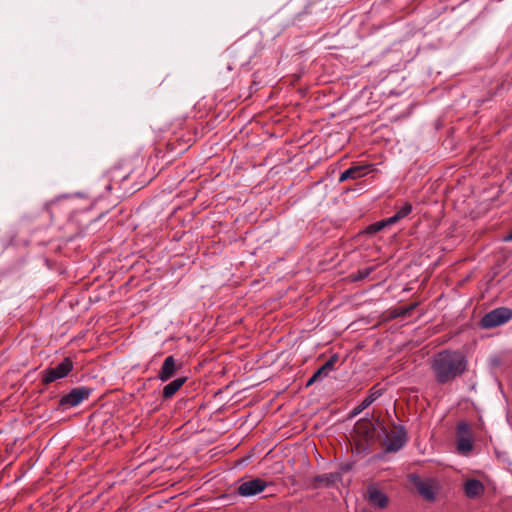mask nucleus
<instances>
[{
	"label": "nucleus",
	"mask_w": 512,
	"mask_h": 512,
	"mask_svg": "<svg viewBox=\"0 0 512 512\" xmlns=\"http://www.w3.org/2000/svg\"><path fill=\"white\" fill-rule=\"evenodd\" d=\"M466 356L456 350H443L436 353L430 360V368L436 382L444 385L454 381L467 371Z\"/></svg>",
	"instance_id": "1"
},
{
	"label": "nucleus",
	"mask_w": 512,
	"mask_h": 512,
	"mask_svg": "<svg viewBox=\"0 0 512 512\" xmlns=\"http://www.w3.org/2000/svg\"><path fill=\"white\" fill-rule=\"evenodd\" d=\"M263 49L262 34L256 31L248 32L229 48L232 53L244 52L248 59L253 58Z\"/></svg>",
	"instance_id": "2"
},
{
	"label": "nucleus",
	"mask_w": 512,
	"mask_h": 512,
	"mask_svg": "<svg viewBox=\"0 0 512 512\" xmlns=\"http://www.w3.org/2000/svg\"><path fill=\"white\" fill-rule=\"evenodd\" d=\"M377 426L385 434V450L386 452H397L400 450L407 441V433L402 425H395L394 430L388 433L385 426L379 419L376 420Z\"/></svg>",
	"instance_id": "3"
},
{
	"label": "nucleus",
	"mask_w": 512,
	"mask_h": 512,
	"mask_svg": "<svg viewBox=\"0 0 512 512\" xmlns=\"http://www.w3.org/2000/svg\"><path fill=\"white\" fill-rule=\"evenodd\" d=\"M512 318V309L508 307H498L480 320V326L484 329H491L507 323Z\"/></svg>",
	"instance_id": "4"
},
{
	"label": "nucleus",
	"mask_w": 512,
	"mask_h": 512,
	"mask_svg": "<svg viewBox=\"0 0 512 512\" xmlns=\"http://www.w3.org/2000/svg\"><path fill=\"white\" fill-rule=\"evenodd\" d=\"M73 369V362L69 357L59 363L56 367L47 368L42 371V383L50 384L58 379L66 377Z\"/></svg>",
	"instance_id": "5"
},
{
	"label": "nucleus",
	"mask_w": 512,
	"mask_h": 512,
	"mask_svg": "<svg viewBox=\"0 0 512 512\" xmlns=\"http://www.w3.org/2000/svg\"><path fill=\"white\" fill-rule=\"evenodd\" d=\"M92 389L88 387L73 388L68 394L63 395L59 400V406L63 408H71L79 405L82 401L89 398Z\"/></svg>",
	"instance_id": "6"
},
{
	"label": "nucleus",
	"mask_w": 512,
	"mask_h": 512,
	"mask_svg": "<svg viewBox=\"0 0 512 512\" xmlns=\"http://www.w3.org/2000/svg\"><path fill=\"white\" fill-rule=\"evenodd\" d=\"M267 486L268 483L266 481L254 478L242 482L237 488V493L242 497H251L263 492Z\"/></svg>",
	"instance_id": "7"
},
{
	"label": "nucleus",
	"mask_w": 512,
	"mask_h": 512,
	"mask_svg": "<svg viewBox=\"0 0 512 512\" xmlns=\"http://www.w3.org/2000/svg\"><path fill=\"white\" fill-rule=\"evenodd\" d=\"M181 368V362H178L172 355L167 356L158 372V378L162 382H166L170 380Z\"/></svg>",
	"instance_id": "8"
},
{
	"label": "nucleus",
	"mask_w": 512,
	"mask_h": 512,
	"mask_svg": "<svg viewBox=\"0 0 512 512\" xmlns=\"http://www.w3.org/2000/svg\"><path fill=\"white\" fill-rule=\"evenodd\" d=\"M367 499L369 503L378 509H385L389 505V497L375 485L367 487Z\"/></svg>",
	"instance_id": "9"
},
{
	"label": "nucleus",
	"mask_w": 512,
	"mask_h": 512,
	"mask_svg": "<svg viewBox=\"0 0 512 512\" xmlns=\"http://www.w3.org/2000/svg\"><path fill=\"white\" fill-rule=\"evenodd\" d=\"M338 355H332L319 369H317L311 378L307 381L306 386L312 385L314 382L326 377L330 371L334 369L336 362L338 361Z\"/></svg>",
	"instance_id": "10"
},
{
	"label": "nucleus",
	"mask_w": 512,
	"mask_h": 512,
	"mask_svg": "<svg viewBox=\"0 0 512 512\" xmlns=\"http://www.w3.org/2000/svg\"><path fill=\"white\" fill-rule=\"evenodd\" d=\"M339 479V473H326L323 475H317L312 479V486L315 489L319 487H330L334 485L335 482Z\"/></svg>",
	"instance_id": "11"
},
{
	"label": "nucleus",
	"mask_w": 512,
	"mask_h": 512,
	"mask_svg": "<svg viewBox=\"0 0 512 512\" xmlns=\"http://www.w3.org/2000/svg\"><path fill=\"white\" fill-rule=\"evenodd\" d=\"M369 168H370V165L352 166L349 169L345 170L340 175L339 181L344 182L347 179H358V178L366 175Z\"/></svg>",
	"instance_id": "12"
},
{
	"label": "nucleus",
	"mask_w": 512,
	"mask_h": 512,
	"mask_svg": "<svg viewBox=\"0 0 512 512\" xmlns=\"http://www.w3.org/2000/svg\"><path fill=\"white\" fill-rule=\"evenodd\" d=\"M464 491L467 497L476 498L483 494L484 485L479 480L470 479L465 482Z\"/></svg>",
	"instance_id": "13"
},
{
	"label": "nucleus",
	"mask_w": 512,
	"mask_h": 512,
	"mask_svg": "<svg viewBox=\"0 0 512 512\" xmlns=\"http://www.w3.org/2000/svg\"><path fill=\"white\" fill-rule=\"evenodd\" d=\"M375 429V424L369 419H361L356 424L357 433L363 435L367 440L374 437Z\"/></svg>",
	"instance_id": "14"
},
{
	"label": "nucleus",
	"mask_w": 512,
	"mask_h": 512,
	"mask_svg": "<svg viewBox=\"0 0 512 512\" xmlns=\"http://www.w3.org/2000/svg\"><path fill=\"white\" fill-rule=\"evenodd\" d=\"M186 380V377H180L166 384L162 391L163 398H172L177 393V391L184 385Z\"/></svg>",
	"instance_id": "15"
},
{
	"label": "nucleus",
	"mask_w": 512,
	"mask_h": 512,
	"mask_svg": "<svg viewBox=\"0 0 512 512\" xmlns=\"http://www.w3.org/2000/svg\"><path fill=\"white\" fill-rule=\"evenodd\" d=\"M415 486L417 488L418 493L427 501H434L435 500V493L433 490V486L426 481L418 480L415 483Z\"/></svg>",
	"instance_id": "16"
},
{
	"label": "nucleus",
	"mask_w": 512,
	"mask_h": 512,
	"mask_svg": "<svg viewBox=\"0 0 512 512\" xmlns=\"http://www.w3.org/2000/svg\"><path fill=\"white\" fill-rule=\"evenodd\" d=\"M378 386L379 385L376 384L370 389L369 395L362 401V408H368L374 401H376L383 394L384 390L378 388Z\"/></svg>",
	"instance_id": "17"
},
{
	"label": "nucleus",
	"mask_w": 512,
	"mask_h": 512,
	"mask_svg": "<svg viewBox=\"0 0 512 512\" xmlns=\"http://www.w3.org/2000/svg\"><path fill=\"white\" fill-rule=\"evenodd\" d=\"M456 446L460 454L467 455L473 449V438H457Z\"/></svg>",
	"instance_id": "18"
},
{
	"label": "nucleus",
	"mask_w": 512,
	"mask_h": 512,
	"mask_svg": "<svg viewBox=\"0 0 512 512\" xmlns=\"http://www.w3.org/2000/svg\"><path fill=\"white\" fill-rule=\"evenodd\" d=\"M417 306V303H412L408 306L398 307L390 311L391 318L405 317L409 315Z\"/></svg>",
	"instance_id": "19"
},
{
	"label": "nucleus",
	"mask_w": 512,
	"mask_h": 512,
	"mask_svg": "<svg viewBox=\"0 0 512 512\" xmlns=\"http://www.w3.org/2000/svg\"><path fill=\"white\" fill-rule=\"evenodd\" d=\"M456 437L457 438H473V433H472L471 427L467 422L461 421L457 424Z\"/></svg>",
	"instance_id": "20"
},
{
	"label": "nucleus",
	"mask_w": 512,
	"mask_h": 512,
	"mask_svg": "<svg viewBox=\"0 0 512 512\" xmlns=\"http://www.w3.org/2000/svg\"><path fill=\"white\" fill-rule=\"evenodd\" d=\"M386 226H387V224H386L385 220L383 219L381 221L375 222V223L367 226L365 229V233L371 234V235L376 234L377 232L381 231Z\"/></svg>",
	"instance_id": "21"
},
{
	"label": "nucleus",
	"mask_w": 512,
	"mask_h": 512,
	"mask_svg": "<svg viewBox=\"0 0 512 512\" xmlns=\"http://www.w3.org/2000/svg\"><path fill=\"white\" fill-rule=\"evenodd\" d=\"M412 211V205L408 202L404 203V205L396 212L401 218L406 217Z\"/></svg>",
	"instance_id": "22"
},
{
	"label": "nucleus",
	"mask_w": 512,
	"mask_h": 512,
	"mask_svg": "<svg viewBox=\"0 0 512 512\" xmlns=\"http://www.w3.org/2000/svg\"><path fill=\"white\" fill-rule=\"evenodd\" d=\"M372 269L371 268H366L364 270H361L358 272V275L354 278V280H362L366 277L369 276V274L371 273Z\"/></svg>",
	"instance_id": "23"
},
{
	"label": "nucleus",
	"mask_w": 512,
	"mask_h": 512,
	"mask_svg": "<svg viewBox=\"0 0 512 512\" xmlns=\"http://www.w3.org/2000/svg\"><path fill=\"white\" fill-rule=\"evenodd\" d=\"M402 219L397 213L395 215H393L392 217H389L387 219H384L387 226L390 225V224H393L395 222H397L398 220Z\"/></svg>",
	"instance_id": "24"
},
{
	"label": "nucleus",
	"mask_w": 512,
	"mask_h": 512,
	"mask_svg": "<svg viewBox=\"0 0 512 512\" xmlns=\"http://www.w3.org/2000/svg\"><path fill=\"white\" fill-rule=\"evenodd\" d=\"M366 408H362V402L356 406L353 410V415H357L359 413H361L363 410H365Z\"/></svg>",
	"instance_id": "25"
},
{
	"label": "nucleus",
	"mask_w": 512,
	"mask_h": 512,
	"mask_svg": "<svg viewBox=\"0 0 512 512\" xmlns=\"http://www.w3.org/2000/svg\"><path fill=\"white\" fill-rule=\"evenodd\" d=\"M116 177L112 175L111 179H110V183L106 185V189L108 191H111L113 189V185H114V181H115Z\"/></svg>",
	"instance_id": "26"
},
{
	"label": "nucleus",
	"mask_w": 512,
	"mask_h": 512,
	"mask_svg": "<svg viewBox=\"0 0 512 512\" xmlns=\"http://www.w3.org/2000/svg\"><path fill=\"white\" fill-rule=\"evenodd\" d=\"M128 176H129V172L124 173L123 175H121L119 177V179L116 181V183L118 184L119 181L125 180Z\"/></svg>",
	"instance_id": "27"
},
{
	"label": "nucleus",
	"mask_w": 512,
	"mask_h": 512,
	"mask_svg": "<svg viewBox=\"0 0 512 512\" xmlns=\"http://www.w3.org/2000/svg\"><path fill=\"white\" fill-rule=\"evenodd\" d=\"M505 241H512V231L504 237Z\"/></svg>",
	"instance_id": "28"
}]
</instances>
